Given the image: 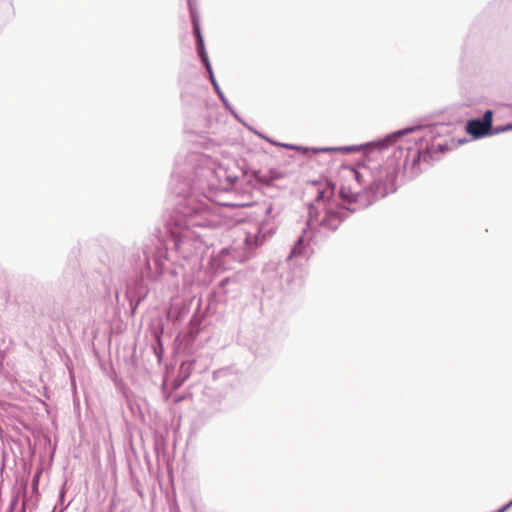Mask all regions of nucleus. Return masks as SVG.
Returning a JSON list of instances; mask_svg holds the SVG:
<instances>
[{"mask_svg":"<svg viewBox=\"0 0 512 512\" xmlns=\"http://www.w3.org/2000/svg\"><path fill=\"white\" fill-rule=\"evenodd\" d=\"M169 261L167 244H164L159 238L147 240L141 249L132 254L131 263L139 275V279L135 283V294L130 298L133 312L148 295L149 289L145 282L161 280L168 270Z\"/></svg>","mask_w":512,"mask_h":512,"instance_id":"nucleus-4","label":"nucleus"},{"mask_svg":"<svg viewBox=\"0 0 512 512\" xmlns=\"http://www.w3.org/2000/svg\"><path fill=\"white\" fill-rule=\"evenodd\" d=\"M290 148H294V149H300V147H297V146H289Z\"/></svg>","mask_w":512,"mask_h":512,"instance_id":"nucleus-21","label":"nucleus"},{"mask_svg":"<svg viewBox=\"0 0 512 512\" xmlns=\"http://www.w3.org/2000/svg\"><path fill=\"white\" fill-rule=\"evenodd\" d=\"M466 131L473 136V138L478 139L490 135L491 128L484 125L480 119H472L467 122Z\"/></svg>","mask_w":512,"mask_h":512,"instance_id":"nucleus-9","label":"nucleus"},{"mask_svg":"<svg viewBox=\"0 0 512 512\" xmlns=\"http://www.w3.org/2000/svg\"><path fill=\"white\" fill-rule=\"evenodd\" d=\"M347 172L349 173L350 177L354 178L359 184L363 182V174L362 172L350 167L347 169Z\"/></svg>","mask_w":512,"mask_h":512,"instance_id":"nucleus-15","label":"nucleus"},{"mask_svg":"<svg viewBox=\"0 0 512 512\" xmlns=\"http://www.w3.org/2000/svg\"><path fill=\"white\" fill-rule=\"evenodd\" d=\"M176 274H177V272H176L174 269H171V270H170V275H171V276H173V277H174Z\"/></svg>","mask_w":512,"mask_h":512,"instance_id":"nucleus-20","label":"nucleus"},{"mask_svg":"<svg viewBox=\"0 0 512 512\" xmlns=\"http://www.w3.org/2000/svg\"><path fill=\"white\" fill-rule=\"evenodd\" d=\"M64 490H61L59 493V502L54 506L52 511H61L63 512L66 509V505H64Z\"/></svg>","mask_w":512,"mask_h":512,"instance_id":"nucleus-16","label":"nucleus"},{"mask_svg":"<svg viewBox=\"0 0 512 512\" xmlns=\"http://www.w3.org/2000/svg\"><path fill=\"white\" fill-rule=\"evenodd\" d=\"M208 74H209V79H210V82L216 92V94L218 95V97L220 98V100L222 101V103L224 104V106L229 109L234 115V111L232 110L227 98L225 97L224 93L222 92L220 86L218 85L215 77H214V74H213V71H212V67L210 66V70H207Z\"/></svg>","mask_w":512,"mask_h":512,"instance_id":"nucleus-12","label":"nucleus"},{"mask_svg":"<svg viewBox=\"0 0 512 512\" xmlns=\"http://www.w3.org/2000/svg\"><path fill=\"white\" fill-rule=\"evenodd\" d=\"M356 147L354 146H342V147H323V148H312V151L314 153H327V152H334V151H341L344 153H350L353 151H356Z\"/></svg>","mask_w":512,"mask_h":512,"instance_id":"nucleus-13","label":"nucleus"},{"mask_svg":"<svg viewBox=\"0 0 512 512\" xmlns=\"http://www.w3.org/2000/svg\"><path fill=\"white\" fill-rule=\"evenodd\" d=\"M492 117L493 112L491 110H487L484 112L483 117L480 119L484 125H487L492 129Z\"/></svg>","mask_w":512,"mask_h":512,"instance_id":"nucleus-17","label":"nucleus"},{"mask_svg":"<svg viewBox=\"0 0 512 512\" xmlns=\"http://www.w3.org/2000/svg\"><path fill=\"white\" fill-rule=\"evenodd\" d=\"M510 507H512V500L510 502H508L507 504H505L504 506H502L499 510H497L495 512H505Z\"/></svg>","mask_w":512,"mask_h":512,"instance_id":"nucleus-19","label":"nucleus"},{"mask_svg":"<svg viewBox=\"0 0 512 512\" xmlns=\"http://www.w3.org/2000/svg\"><path fill=\"white\" fill-rule=\"evenodd\" d=\"M238 287L239 284L236 280L231 278H225L219 283L216 293L218 295H228L229 292H237Z\"/></svg>","mask_w":512,"mask_h":512,"instance_id":"nucleus-11","label":"nucleus"},{"mask_svg":"<svg viewBox=\"0 0 512 512\" xmlns=\"http://www.w3.org/2000/svg\"><path fill=\"white\" fill-rule=\"evenodd\" d=\"M196 361L188 360L182 362L179 367L178 375L174 380V388L180 387L192 374Z\"/></svg>","mask_w":512,"mask_h":512,"instance_id":"nucleus-10","label":"nucleus"},{"mask_svg":"<svg viewBox=\"0 0 512 512\" xmlns=\"http://www.w3.org/2000/svg\"><path fill=\"white\" fill-rule=\"evenodd\" d=\"M52 512H61V511H52Z\"/></svg>","mask_w":512,"mask_h":512,"instance_id":"nucleus-22","label":"nucleus"},{"mask_svg":"<svg viewBox=\"0 0 512 512\" xmlns=\"http://www.w3.org/2000/svg\"><path fill=\"white\" fill-rule=\"evenodd\" d=\"M228 173V170L210 155L191 151L185 157H177L172 176L185 182L186 185L207 184L209 187L220 189Z\"/></svg>","mask_w":512,"mask_h":512,"instance_id":"nucleus-5","label":"nucleus"},{"mask_svg":"<svg viewBox=\"0 0 512 512\" xmlns=\"http://www.w3.org/2000/svg\"><path fill=\"white\" fill-rule=\"evenodd\" d=\"M246 258L240 254L236 248H223L216 256L212 258V265L217 269L229 270L233 268L234 262H242Z\"/></svg>","mask_w":512,"mask_h":512,"instance_id":"nucleus-8","label":"nucleus"},{"mask_svg":"<svg viewBox=\"0 0 512 512\" xmlns=\"http://www.w3.org/2000/svg\"><path fill=\"white\" fill-rule=\"evenodd\" d=\"M218 207L207 196L190 193L180 198L168 219L166 230L169 239L164 241L193 266L199 265L206 245L195 229L214 228L220 224Z\"/></svg>","mask_w":512,"mask_h":512,"instance_id":"nucleus-2","label":"nucleus"},{"mask_svg":"<svg viewBox=\"0 0 512 512\" xmlns=\"http://www.w3.org/2000/svg\"><path fill=\"white\" fill-rule=\"evenodd\" d=\"M449 126L443 123L407 127L387 135L381 142V148L388 147L403 136L413 134V146L403 142L398 146L400 156L404 155L403 168L408 177L414 178L420 172V163H429L434 154L448 150L447 144L437 139L448 134Z\"/></svg>","mask_w":512,"mask_h":512,"instance_id":"nucleus-3","label":"nucleus"},{"mask_svg":"<svg viewBox=\"0 0 512 512\" xmlns=\"http://www.w3.org/2000/svg\"><path fill=\"white\" fill-rule=\"evenodd\" d=\"M511 129H512V124H507L505 126H496V127L492 126L490 135L499 134L501 132L508 131V130H511Z\"/></svg>","mask_w":512,"mask_h":512,"instance_id":"nucleus-18","label":"nucleus"},{"mask_svg":"<svg viewBox=\"0 0 512 512\" xmlns=\"http://www.w3.org/2000/svg\"><path fill=\"white\" fill-rule=\"evenodd\" d=\"M187 2H188L191 22H192V26H193V32H194V36H195V40H196V48H197L198 55H199L202 63L204 64L206 70H210L211 64H210L208 55L205 50L204 40H203V36H202L201 30H200V19H199L196 5L193 0H187Z\"/></svg>","mask_w":512,"mask_h":512,"instance_id":"nucleus-7","label":"nucleus"},{"mask_svg":"<svg viewBox=\"0 0 512 512\" xmlns=\"http://www.w3.org/2000/svg\"><path fill=\"white\" fill-rule=\"evenodd\" d=\"M273 211V206L270 204L266 210L264 219L261 223L253 228V231L247 232L244 238L245 249L251 252L256 247L262 245L265 240L272 236L276 229L274 220L270 217Z\"/></svg>","mask_w":512,"mask_h":512,"instance_id":"nucleus-6","label":"nucleus"},{"mask_svg":"<svg viewBox=\"0 0 512 512\" xmlns=\"http://www.w3.org/2000/svg\"><path fill=\"white\" fill-rule=\"evenodd\" d=\"M238 180H239L238 175L228 173L227 177L225 178V183L221 184L220 190H224V191L230 190Z\"/></svg>","mask_w":512,"mask_h":512,"instance_id":"nucleus-14","label":"nucleus"},{"mask_svg":"<svg viewBox=\"0 0 512 512\" xmlns=\"http://www.w3.org/2000/svg\"><path fill=\"white\" fill-rule=\"evenodd\" d=\"M396 176L395 168L385 167L363 192H352L351 189L342 187L339 195L347 206H340L332 201L335 185L328 182L323 189L318 190L315 201L309 205L307 227L292 247L288 259L304 257L306 247L313 239L314 233L326 235L336 231L348 217V212L367 208L373 202L395 192Z\"/></svg>","mask_w":512,"mask_h":512,"instance_id":"nucleus-1","label":"nucleus"}]
</instances>
